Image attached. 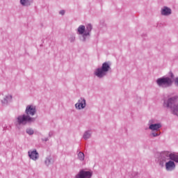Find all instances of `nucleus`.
Wrapping results in <instances>:
<instances>
[{"label":"nucleus","mask_w":178,"mask_h":178,"mask_svg":"<svg viewBox=\"0 0 178 178\" xmlns=\"http://www.w3.org/2000/svg\"><path fill=\"white\" fill-rule=\"evenodd\" d=\"M25 114L22 115H19L17 118V123L19 126L22 124L23 126H26V124H31V123H34L35 122L36 118H33L31 116H34L37 113V108L34 105H28L26 106L25 110Z\"/></svg>","instance_id":"obj_1"},{"label":"nucleus","mask_w":178,"mask_h":178,"mask_svg":"<svg viewBox=\"0 0 178 178\" xmlns=\"http://www.w3.org/2000/svg\"><path fill=\"white\" fill-rule=\"evenodd\" d=\"M155 162L163 168L165 166V162H168L169 159L173 161L176 163H178V154L176 153H172L169 151H164L161 152H157L155 154Z\"/></svg>","instance_id":"obj_2"},{"label":"nucleus","mask_w":178,"mask_h":178,"mask_svg":"<svg viewBox=\"0 0 178 178\" xmlns=\"http://www.w3.org/2000/svg\"><path fill=\"white\" fill-rule=\"evenodd\" d=\"M178 97L172 96L163 99V107L165 109H170L172 115L178 116Z\"/></svg>","instance_id":"obj_3"},{"label":"nucleus","mask_w":178,"mask_h":178,"mask_svg":"<svg viewBox=\"0 0 178 178\" xmlns=\"http://www.w3.org/2000/svg\"><path fill=\"white\" fill-rule=\"evenodd\" d=\"M111 65V62L109 61L103 63L101 67H98L95 70V76L98 77V79H104L112 69Z\"/></svg>","instance_id":"obj_4"},{"label":"nucleus","mask_w":178,"mask_h":178,"mask_svg":"<svg viewBox=\"0 0 178 178\" xmlns=\"http://www.w3.org/2000/svg\"><path fill=\"white\" fill-rule=\"evenodd\" d=\"M156 83L160 88H169L173 86V81L172 80V78L168 76L159 78L156 81Z\"/></svg>","instance_id":"obj_5"},{"label":"nucleus","mask_w":178,"mask_h":178,"mask_svg":"<svg viewBox=\"0 0 178 178\" xmlns=\"http://www.w3.org/2000/svg\"><path fill=\"white\" fill-rule=\"evenodd\" d=\"M92 177V171L81 169L78 174L75 175V178H91Z\"/></svg>","instance_id":"obj_6"},{"label":"nucleus","mask_w":178,"mask_h":178,"mask_svg":"<svg viewBox=\"0 0 178 178\" xmlns=\"http://www.w3.org/2000/svg\"><path fill=\"white\" fill-rule=\"evenodd\" d=\"M92 31V25L91 24H87L86 27H85L86 33H83L81 39V41L83 42H86V41H87V38H90V36L91 35Z\"/></svg>","instance_id":"obj_7"},{"label":"nucleus","mask_w":178,"mask_h":178,"mask_svg":"<svg viewBox=\"0 0 178 178\" xmlns=\"http://www.w3.org/2000/svg\"><path fill=\"white\" fill-rule=\"evenodd\" d=\"M87 106V102L84 97H81L78 99L77 103L75 104V108L78 111H81Z\"/></svg>","instance_id":"obj_8"},{"label":"nucleus","mask_w":178,"mask_h":178,"mask_svg":"<svg viewBox=\"0 0 178 178\" xmlns=\"http://www.w3.org/2000/svg\"><path fill=\"white\" fill-rule=\"evenodd\" d=\"M168 161H165L164 163L165 166V170H167V172H172V170H175V169H176V163L174 161L171 159H169Z\"/></svg>","instance_id":"obj_9"},{"label":"nucleus","mask_w":178,"mask_h":178,"mask_svg":"<svg viewBox=\"0 0 178 178\" xmlns=\"http://www.w3.org/2000/svg\"><path fill=\"white\" fill-rule=\"evenodd\" d=\"M154 120H150L148 122V126L149 130H152V131H158L161 127H162V125L160 123L154 124Z\"/></svg>","instance_id":"obj_10"},{"label":"nucleus","mask_w":178,"mask_h":178,"mask_svg":"<svg viewBox=\"0 0 178 178\" xmlns=\"http://www.w3.org/2000/svg\"><path fill=\"white\" fill-rule=\"evenodd\" d=\"M28 155L30 159H32V161H37V159L40 158V154L38 153L37 149L29 151Z\"/></svg>","instance_id":"obj_11"},{"label":"nucleus","mask_w":178,"mask_h":178,"mask_svg":"<svg viewBox=\"0 0 178 178\" xmlns=\"http://www.w3.org/2000/svg\"><path fill=\"white\" fill-rule=\"evenodd\" d=\"M161 15L162 16H170L172 15V8L168 6H163L161 10Z\"/></svg>","instance_id":"obj_12"},{"label":"nucleus","mask_w":178,"mask_h":178,"mask_svg":"<svg viewBox=\"0 0 178 178\" xmlns=\"http://www.w3.org/2000/svg\"><path fill=\"white\" fill-rule=\"evenodd\" d=\"M12 102V95H7L4 96L3 99H1V104L3 106H6L9 105Z\"/></svg>","instance_id":"obj_13"},{"label":"nucleus","mask_w":178,"mask_h":178,"mask_svg":"<svg viewBox=\"0 0 178 178\" xmlns=\"http://www.w3.org/2000/svg\"><path fill=\"white\" fill-rule=\"evenodd\" d=\"M77 33L79 35H82L83 37L86 33V26L80 25L77 29Z\"/></svg>","instance_id":"obj_14"},{"label":"nucleus","mask_w":178,"mask_h":178,"mask_svg":"<svg viewBox=\"0 0 178 178\" xmlns=\"http://www.w3.org/2000/svg\"><path fill=\"white\" fill-rule=\"evenodd\" d=\"M51 163H54V159H52V156L49 155L45 158L44 165L46 166H49V165H51Z\"/></svg>","instance_id":"obj_15"},{"label":"nucleus","mask_w":178,"mask_h":178,"mask_svg":"<svg viewBox=\"0 0 178 178\" xmlns=\"http://www.w3.org/2000/svg\"><path fill=\"white\" fill-rule=\"evenodd\" d=\"M91 136H92V131H91V130H88L83 133V138L84 140H88L89 138H91Z\"/></svg>","instance_id":"obj_16"},{"label":"nucleus","mask_w":178,"mask_h":178,"mask_svg":"<svg viewBox=\"0 0 178 178\" xmlns=\"http://www.w3.org/2000/svg\"><path fill=\"white\" fill-rule=\"evenodd\" d=\"M33 3V0H20V3L22 6H30Z\"/></svg>","instance_id":"obj_17"},{"label":"nucleus","mask_w":178,"mask_h":178,"mask_svg":"<svg viewBox=\"0 0 178 178\" xmlns=\"http://www.w3.org/2000/svg\"><path fill=\"white\" fill-rule=\"evenodd\" d=\"M161 136V132L158 131H152L150 134V137H158Z\"/></svg>","instance_id":"obj_18"},{"label":"nucleus","mask_w":178,"mask_h":178,"mask_svg":"<svg viewBox=\"0 0 178 178\" xmlns=\"http://www.w3.org/2000/svg\"><path fill=\"white\" fill-rule=\"evenodd\" d=\"M77 156L79 161H84L85 156H84V153H83L82 152H79L77 154Z\"/></svg>","instance_id":"obj_19"},{"label":"nucleus","mask_w":178,"mask_h":178,"mask_svg":"<svg viewBox=\"0 0 178 178\" xmlns=\"http://www.w3.org/2000/svg\"><path fill=\"white\" fill-rule=\"evenodd\" d=\"M26 134H29V136H33V134H34V130L33 128H27L26 129Z\"/></svg>","instance_id":"obj_20"},{"label":"nucleus","mask_w":178,"mask_h":178,"mask_svg":"<svg viewBox=\"0 0 178 178\" xmlns=\"http://www.w3.org/2000/svg\"><path fill=\"white\" fill-rule=\"evenodd\" d=\"M69 40H70V42H74V41H76V36L72 35L69 38Z\"/></svg>","instance_id":"obj_21"},{"label":"nucleus","mask_w":178,"mask_h":178,"mask_svg":"<svg viewBox=\"0 0 178 178\" xmlns=\"http://www.w3.org/2000/svg\"><path fill=\"white\" fill-rule=\"evenodd\" d=\"M65 13V10H61L60 12H59V14L61 15L62 16H63Z\"/></svg>","instance_id":"obj_22"},{"label":"nucleus","mask_w":178,"mask_h":178,"mask_svg":"<svg viewBox=\"0 0 178 178\" xmlns=\"http://www.w3.org/2000/svg\"><path fill=\"white\" fill-rule=\"evenodd\" d=\"M175 84L178 87V77H176L175 79Z\"/></svg>","instance_id":"obj_23"},{"label":"nucleus","mask_w":178,"mask_h":178,"mask_svg":"<svg viewBox=\"0 0 178 178\" xmlns=\"http://www.w3.org/2000/svg\"><path fill=\"white\" fill-rule=\"evenodd\" d=\"M42 141H44L45 143H47V141H49V138H42Z\"/></svg>","instance_id":"obj_24"},{"label":"nucleus","mask_w":178,"mask_h":178,"mask_svg":"<svg viewBox=\"0 0 178 178\" xmlns=\"http://www.w3.org/2000/svg\"><path fill=\"white\" fill-rule=\"evenodd\" d=\"M170 77L171 79H173V77H175V75L172 72H170Z\"/></svg>","instance_id":"obj_25"},{"label":"nucleus","mask_w":178,"mask_h":178,"mask_svg":"<svg viewBox=\"0 0 178 178\" xmlns=\"http://www.w3.org/2000/svg\"><path fill=\"white\" fill-rule=\"evenodd\" d=\"M49 137H52V134L51 132L49 134Z\"/></svg>","instance_id":"obj_26"},{"label":"nucleus","mask_w":178,"mask_h":178,"mask_svg":"<svg viewBox=\"0 0 178 178\" xmlns=\"http://www.w3.org/2000/svg\"><path fill=\"white\" fill-rule=\"evenodd\" d=\"M134 175H134V177H136V176H137L138 174H137V172H134Z\"/></svg>","instance_id":"obj_27"}]
</instances>
